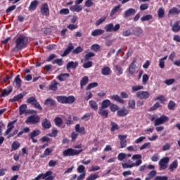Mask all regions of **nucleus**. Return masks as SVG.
I'll return each mask as SVG.
<instances>
[{"instance_id":"nucleus-1","label":"nucleus","mask_w":180,"mask_h":180,"mask_svg":"<svg viewBox=\"0 0 180 180\" xmlns=\"http://www.w3.org/2000/svg\"><path fill=\"white\" fill-rule=\"evenodd\" d=\"M27 43V38L26 37L22 35L18 37L15 40V47L14 50H20L23 49L24 46H26Z\"/></svg>"},{"instance_id":"nucleus-2","label":"nucleus","mask_w":180,"mask_h":180,"mask_svg":"<svg viewBox=\"0 0 180 180\" xmlns=\"http://www.w3.org/2000/svg\"><path fill=\"white\" fill-rule=\"evenodd\" d=\"M82 153V149L77 150L72 148H68L63 150V157H74V155H78Z\"/></svg>"},{"instance_id":"nucleus-3","label":"nucleus","mask_w":180,"mask_h":180,"mask_svg":"<svg viewBox=\"0 0 180 180\" xmlns=\"http://www.w3.org/2000/svg\"><path fill=\"white\" fill-rule=\"evenodd\" d=\"M151 120L155 122V126H160L164 124L165 122H168L169 118L167 116L162 115L160 117H152Z\"/></svg>"},{"instance_id":"nucleus-4","label":"nucleus","mask_w":180,"mask_h":180,"mask_svg":"<svg viewBox=\"0 0 180 180\" xmlns=\"http://www.w3.org/2000/svg\"><path fill=\"white\" fill-rule=\"evenodd\" d=\"M105 32H117L120 29V24H116L115 25L113 23H109L106 25L104 27Z\"/></svg>"},{"instance_id":"nucleus-5","label":"nucleus","mask_w":180,"mask_h":180,"mask_svg":"<svg viewBox=\"0 0 180 180\" xmlns=\"http://www.w3.org/2000/svg\"><path fill=\"white\" fill-rule=\"evenodd\" d=\"M139 165H141V161L140 160L136 162H131V160H129V163H122V167L124 169L133 168V167H139Z\"/></svg>"},{"instance_id":"nucleus-6","label":"nucleus","mask_w":180,"mask_h":180,"mask_svg":"<svg viewBox=\"0 0 180 180\" xmlns=\"http://www.w3.org/2000/svg\"><path fill=\"white\" fill-rule=\"evenodd\" d=\"M168 162H169V158L165 157L159 161V165L161 169H165L168 167Z\"/></svg>"},{"instance_id":"nucleus-7","label":"nucleus","mask_w":180,"mask_h":180,"mask_svg":"<svg viewBox=\"0 0 180 180\" xmlns=\"http://www.w3.org/2000/svg\"><path fill=\"white\" fill-rule=\"evenodd\" d=\"M41 13L44 16H49L50 15V9L49 8V4L44 3L41 6Z\"/></svg>"},{"instance_id":"nucleus-8","label":"nucleus","mask_w":180,"mask_h":180,"mask_svg":"<svg viewBox=\"0 0 180 180\" xmlns=\"http://www.w3.org/2000/svg\"><path fill=\"white\" fill-rule=\"evenodd\" d=\"M40 122V118L37 115H31L27 117V119L25 121V123H32L34 124V123H39Z\"/></svg>"},{"instance_id":"nucleus-9","label":"nucleus","mask_w":180,"mask_h":180,"mask_svg":"<svg viewBox=\"0 0 180 180\" xmlns=\"http://www.w3.org/2000/svg\"><path fill=\"white\" fill-rule=\"evenodd\" d=\"M136 96L140 99H148L150 98V93L148 91H140L136 93Z\"/></svg>"},{"instance_id":"nucleus-10","label":"nucleus","mask_w":180,"mask_h":180,"mask_svg":"<svg viewBox=\"0 0 180 180\" xmlns=\"http://www.w3.org/2000/svg\"><path fill=\"white\" fill-rule=\"evenodd\" d=\"M52 174H53V172H51V170H49L44 174L42 173L39 174L37 177H35L32 180L45 179L46 178H47V176H50V175H52Z\"/></svg>"},{"instance_id":"nucleus-11","label":"nucleus","mask_w":180,"mask_h":180,"mask_svg":"<svg viewBox=\"0 0 180 180\" xmlns=\"http://www.w3.org/2000/svg\"><path fill=\"white\" fill-rule=\"evenodd\" d=\"M75 130L76 132L79 133V134H85L86 131H85V127H81L79 124H77L75 126Z\"/></svg>"},{"instance_id":"nucleus-12","label":"nucleus","mask_w":180,"mask_h":180,"mask_svg":"<svg viewBox=\"0 0 180 180\" xmlns=\"http://www.w3.org/2000/svg\"><path fill=\"white\" fill-rule=\"evenodd\" d=\"M136 60H134L131 64L129 67L128 71L131 75H133V74L136 72Z\"/></svg>"},{"instance_id":"nucleus-13","label":"nucleus","mask_w":180,"mask_h":180,"mask_svg":"<svg viewBox=\"0 0 180 180\" xmlns=\"http://www.w3.org/2000/svg\"><path fill=\"white\" fill-rule=\"evenodd\" d=\"M70 9L71 12L79 13V12H81V11H82V6L79 5V4H75V5L71 6L70 7Z\"/></svg>"},{"instance_id":"nucleus-14","label":"nucleus","mask_w":180,"mask_h":180,"mask_svg":"<svg viewBox=\"0 0 180 180\" xmlns=\"http://www.w3.org/2000/svg\"><path fill=\"white\" fill-rule=\"evenodd\" d=\"M38 6H39V1L34 0L30 3L28 7V9L30 11H36V8H37Z\"/></svg>"},{"instance_id":"nucleus-15","label":"nucleus","mask_w":180,"mask_h":180,"mask_svg":"<svg viewBox=\"0 0 180 180\" xmlns=\"http://www.w3.org/2000/svg\"><path fill=\"white\" fill-rule=\"evenodd\" d=\"M98 113L101 115L104 119H106L109 115V112L108 110L103 108L102 107L100 108L98 110Z\"/></svg>"},{"instance_id":"nucleus-16","label":"nucleus","mask_w":180,"mask_h":180,"mask_svg":"<svg viewBox=\"0 0 180 180\" xmlns=\"http://www.w3.org/2000/svg\"><path fill=\"white\" fill-rule=\"evenodd\" d=\"M117 113V116L123 117L129 115V110H127L126 108H122V109L118 110Z\"/></svg>"},{"instance_id":"nucleus-17","label":"nucleus","mask_w":180,"mask_h":180,"mask_svg":"<svg viewBox=\"0 0 180 180\" xmlns=\"http://www.w3.org/2000/svg\"><path fill=\"white\" fill-rule=\"evenodd\" d=\"M110 72H112V70H110V68L105 66L101 68V74L102 75H110Z\"/></svg>"},{"instance_id":"nucleus-18","label":"nucleus","mask_w":180,"mask_h":180,"mask_svg":"<svg viewBox=\"0 0 180 180\" xmlns=\"http://www.w3.org/2000/svg\"><path fill=\"white\" fill-rule=\"evenodd\" d=\"M15 122H9L8 124V129H6V131L4 133V136H8V134H9V133H11V131H12V129H13V127H15Z\"/></svg>"},{"instance_id":"nucleus-19","label":"nucleus","mask_w":180,"mask_h":180,"mask_svg":"<svg viewBox=\"0 0 180 180\" xmlns=\"http://www.w3.org/2000/svg\"><path fill=\"white\" fill-rule=\"evenodd\" d=\"M105 33V30L102 29H96L92 31L91 36L96 37V36H101V34H103Z\"/></svg>"},{"instance_id":"nucleus-20","label":"nucleus","mask_w":180,"mask_h":180,"mask_svg":"<svg viewBox=\"0 0 180 180\" xmlns=\"http://www.w3.org/2000/svg\"><path fill=\"white\" fill-rule=\"evenodd\" d=\"M11 92H12V88L10 87L8 89H5L4 90H3L2 91L0 92V96L1 98H4L5 96H8V95H9V94H11Z\"/></svg>"},{"instance_id":"nucleus-21","label":"nucleus","mask_w":180,"mask_h":180,"mask_svg":"<svg viewBox=\"0 0 180 180\" xmlns=\"http://www.w3.org/2000/svg\"><path fill=\"white\" fill-rule=\"evenodd\" d=\"M51 153H53V149L51 148H46L44 154L41 155V158H46V157H49Z\"/></svg>"},{"instance_id":"nucleus-22","label":"nucleus","mask_w":180,"mask_h":180,"mask_svg":"<svg viewBox=\"0 0 180 180\" xmlns=\"http://www.w3.org/2000/svg\"><path fill=\"white\" fill-rule=\"evenodd\" d=\"M68 78H70V74L68 73H63L57 77V79L60 82L65 81Z\"/></svg>"},{"instance_id":"nucleus-23","label":"nucleus","mask_w":180,"mask_h":180,"mask_svg":"<svg viewBox=\"0 0 180 180\" xmlns=\"http://www.w3.org/2000/svg\"><path fill=\"white\" fill-rule=\"evenodd\" d=\"M136 14V10L134 8H129L124 13V17L129 18V16H131L132 15Z\"/></svg>"},{"instance_id":"nucleus-24","label":"nucleus","mask_w":180,"mask_h":180,"mask_svg":"<svg viewBox=\"0 0 180 180\" xmlns=\"http://www.w3.org/2000/svg\"><path fill=\"white\" fill-rule=\"evenodd\" d=\"M110 99L119 102V103H124V100L119 96V95H112L110 96Z\"/></svg>"},{"instance_id":"nucleus-25","label":"nucleus","mask_w":180,"mask_h":180,"mask_svg":"<svg viewBox=\"0 0 180 180\" xmlns=\"http://www.w3.org/2000/svg\"><path fill=\"white\" fill-rule=\"evenodd\" d=\"M172 30L175 33L180 30V21H176L173 25H172Z\"/></svg>"},{"instance_id":"nucleus-26","label":"nucleus","mask_w":180,"mask_h":180,"mask_svg":"<svg viewBox=\"0 0 180 180\" xmlns=\"http://www.w3.org/2000/svg\"><path fill=\"white\" fill-rule=\"evenodd\" d=\"M14 84L17 88H20V86H22V79H20L19 75H17L14 79Z\"/></svg>"},{"instance_id":"nucleus-27","label":"nucleus","mask_w":180,"mask_h":180,"mask_svg":"<svg viewBox=\"0 0 180 180\" xmlns=\"http://www.w3.org/2000/svg\"><path fill=\"white\" fill-rule=\"evenodd\" d=\"M75 102V97L74 96H66L65 104L71 105Z\"/></svg>"},{"instance_id":"nucleus-28","label":"nucleus","mask_w":180,"mask_h":180,"mask_svg":"<svg viewBox=\"0 0 180 180\" xmlns=\"http://www.w3.org/2000/svg\"><path fill=\"white\" fill-rule=\"evenodd\" d=\"M42 127L44 129H50L51 127V123H50V121L47 118H45L42 122Z\"/></svg>"},{"instance_id":"nucleus-29","label":"nucleus","mask_w":180,"mask_h":180,"mask_svg":"<svg viewBox=\"0 0 180 180\" xmlns=\"http://www.w3.org/2000/svg\"><path fill=\"white\" fill-rule=\"evenodd\" d=\"M178 168V160H174L170 164L169 167V171H175Z\"/></svg>"},{"instance_id":"nucleus-30","label":"nucleus","mask_w":180,"mask_h":180,"mask_svg":"<svg viewBox=\"0 0 180 180\" xmlns=\"http://www.w3.org/2000/svg\"><path fill=\"white\" fill-rule=\"evenodd\" d=\"M112 105V102H110V100H104L101 103V108L106 109L107 108H109Z\"/></svg>"},{"instance_id":"nucleus-31","label":"nucleus","mask_w":180,"mask_h":180,"mask_svg":"<svg viewBox=\"0 0 180 180\" xmlns=\"http://www.w3.org/2000/svg\"><path fill=\"white\" fill-rule=\"evenodd\" d=\"M67 70H70V68H77L78 67V62L70 61L67 65Z\"/></svg>"},{"instance_id":"nucleus-32","label":"nucleus","mask_w":180,"mask_h":180,"mask_svg":"<svg viewBox=\"0 0 180 180\" xmlns=\"http://www.w3.org/2000/svg\"><path fill=\"white\" fill-rule=\"evenodd\" d=\"M179 13L180 10L176 7H173L169 11V15H179Z\"/></svg>"},{"instance_id":"nucleus-33","label":"nucleus","mask_w":180,"mask_h":180,"mask_svg":"<svg viewBox=\"0 0 180 180\" xmlns=\"http://www.w3.org/2000/svg\"><path fill=\"white\" fill-rule=\"evenodd\" d=\"M58 85V82H57L56 80H53L51 85L49 86V89L51 91H57V86Z\"/></svg>"},{"instance_id":"nucleus-34","label":"nucleus","mask_w":180,"mask_h":180,"mask_svg":"<svg viewBox=\"0 0 180 180\" xmlns=\"http://www.w3.org/2000/svg\"><path fill=\"white\" fill-rule=\"evenodd\" d=\"M88 81H89V79L88 78V77L86 76L84 77L80 82L81 88H84V86H85V85L88 84Z\"/></svg>"},{"instance_id":"nucleus-35","label":"nucleus","mask_w":180,"mask_h":180,"mask_svg":"<svg viewBox=\"0 0 180 180\" xmlns=\"http://www.w3.org/2000/svg\"><path fill=\"white\" fill-rule=\"evenodd\" d=\"M167 58H168V56H166L160 59L159 60L160 68H164V67H165V60H167Z\"/></svg>"},{"instance_id":"nucleus-36","label":"nucleus","mask_w":180,"mask_h":180,"mask_svg":"<svg viewBox=\"0 0 180 180\" xmlns=\"http://www.w3.org/2000/svg\"><path fill=\"white\" fill-rule=\"evenodd\" d=\"M107 17L106 16H103L101 18H99L98 20H97L95 22L96 26H99L101 25H102V23H103V22H105V20H106Z\"/></svg>"},{"instance_id":"nucleus-37","label":"nucleus","mask_w":180,"mask_h":180,"mask_svg":"<svg viewBox=\"0 0 180 180\" xmlns=\"http://www.w3.org/2000/svg\"><path fill=\"white\" fill-rule=\"evenodd\" d=\"M89 106L93 109L94 110H98V104L94 101H89Z\"/></svg>"},{"instance_id":"nucleus-38","label":"nucleus","mask_w":180,"mask_h":180,"mask_svg":"<svg viewBox=\"0 0 180 180\" xmlns=\"http://www.w3.org/2000/svg\"><path fill=\"white\" fill-rule=\"evenodd\" d=\"M27 109V105L26 104H23L20 107V115H25L26 113V110Z\"/></svg>"},{"instance_id":"nucleus-39","label":"nucleus","mask_w":180,"mask_h":180,"mask_svg":"<svg viewBox=\"0 0 180 180\" xmlns=\"http://www.w3.org/2000/svg\"><path fill=\"white\" fill-rule=\"evenodd\" d=\"M131 160L134 161L136 160V162H139V161H141V164H142L143 161L141 160V155L140 154H136L134 155L131 158Z\"/></svg>"},{"instance_id":"nucleus-40","label":"nucleus","mask_w":180,"mask_h":180,"mask_svg":"<svg viewBox=\"0 0 180 180\" xmlns=\"http://www.w3.org/2000/svg\"><path fill=\"white\" fill-rule=\"evenodd\" d=\"M73 46L72 45H69L68 48L64 51L63 54L62 55V57H65L68 54H70V51L72 50Z\"/></svg>"},{"instance_id":"nucleus-41","label":"nucleus","mask_w":180,"mask_h":180,"mask_svg":"<svg viewBox=\"0 0 180 180\" xmlns=\"http://www.w3.org/2000/svg\"><path fill=\"white\" fill-rule=\"evenodd\" d=\"M56 99L59 103H65L66 96H58Z\"/></svg>"},{"instance_id":"nucleus-42","label":"nucleus","mask_w":180,"mask_h":180,"mask_svg":"<svg viewBox=\"0 0 180 180\" xmlns=\"http://www.w3.org/2000/svg\"><path fill=\"white\" fill-rule=\"evenodd\" d=\"M56 101L51 98H48L45 101L44 105H48L49 106H54Z\"/></svg>"},{"instance_id":"nucleus-43","label":"nucleus","mask_w":180,"mask_h":180,"mask_svg":"<svg viewBox=\"0 0 180 180\" xmlns=\"http://www.w3.org/2000/svg\"><path fill=\"white\" fill-rule=\"evenodd\" d=\"M12 150L13 151L18 150V148H19V147H20V143H19V142H18V141H14L13 143H12Z\"/></svg>"},{"instance_id":"nucleus-44","label":"nucleus","mask_w":180,"mask_h":180,"mask_svg":"<svg viewBox=\"0 0 180 180\" xmlns=\"http://www.w3.org/2000/svg\"><path fill=\"white\" fill-rule=\"evenodd\" d=\"M120 8V5H118V6H117L114 7V8L112 9V11H111V12H110V16H111V18H113L115 13H116L117 12V11H119V8Z\"/></svg>"},{"instance_id":"nucleus-45","label":"nucleus","mask_w":180,"mask_h":180,"mask_svg":"<svg viewBox=\"0 0 180 180\" xmlns=\"http://www.w3.org/2000/svg\"><path fill=\"white\" fill-rule=\"evenodd\" d=\"M154 101H160V103H165V97L164 96H158L154 98Z\"/></svg>"},{"instance_id":"nucleus-46","label":"nucleus","mask_w":180,"mask_h":180,"mask_svg":"<svg viewBox=\"0 0 180 180\" xmlns=\"http://www.w3.org/2000/svg\"><path fill=\"white\" fill-rule=\"evenodd\" d=\"M91 50H92V51L98 52L101 50V46L99 44H93L91 46Z\"/></svg>"},{"instance_id":"nucleus-47","label":"nucleus","mask_w":180,"mask_h":180,"mask_svg":"<svg viewBox=\"0 0 180 180\" xmlns=\"http://www.w3.org/2000/svg\"><path fill=\"white\" fill-rule=\"evenodd\" d=\"M116 130H119V125L115 122H111V131H116Z\"/></svg>"},{"instance_id":"nucleus-48","label":"nucleus","mask_w":180,"mask_h":180,"mask_svg":"<svg viewBox=\"0 0 180 180\" xmlns=\"http://www.w3.org/2000/svg\"><path fill=\"white\" fill-rule=\"evenodd\" d=\"M175 102H174L173 101H170L167 106L169 110H174V109H175Z\"/></svg>"},{"instance_id":"nucleus-49","label":"nucleus","mask_w":180,"mask_h":180,"mask_svg":"<svg viewBox=\"0 0 180 180\" xmlns=\"http://www.w3.org/2000/svg\"><path fill=\"white\" fill-rule=\"evenodd\" d=\"M115 70L117 71V75H122V74H123V68L122 66L115 65Z\"/></svg>"},{"instance_id":"nucleus-50","label":"nucleus","mask_w":180,"mask_h":180,"mask_svg":"<svg viewBox=\"0 0 180 180\" xmlns=\"http://www.w3.org/2000/svg\"><path fill=\"white\" fill-rule=\"evenodd\" d=\"M135 36H141L143 34V29L141 27H136L134 31Z\"/></svg>"},{"instance_id":"nucleus-51","label":"nucleus","mask_w":180,"mask_h":180,"mask_svg":"<svg viewBox=\"0 0 180 180\" xmlns=\"http://www.w3.org/2000/svg\"><path fill=\"white\" fill-rule=\"evenodd\" d=\"M151 19H153V15H146L143 16L141 18V20L142 22H146L147 20H151Z\"/></svg>"},{"instance_id":"nucleus-52","label":"nucleus","mask_w":180,"mask_h":180,"mask_svg":"<svg viewBox=\"0 0 180 180\" xmlns=\"http://www.w3.org/2000/svg\"><path fill=\"white\" fill-rule=\"evenodd\" d=\"M77 172H79V174H85V167L82 165H79Z\"/></svg>"},{"instance_id":"nucleus-53","label":"nucleus","mask_w":180,"mask_h":180,"mask_svg":"<svg viewBox=\"0 0 180 180\" xmlns=\"http://www.w3.org/2000/svg\"><path fill=\"white\" fill-rule=\"evenodd\" d=\"M128 106L130 109H134L136 108V101L134 100H129Z\"/></svg>"},{"instance_id":"nucleus-54","label":"nucleus","mask_w":180,"mask_h":180,"mask_svg":"<svg viewBox=\"0 0 180 180\" xmlns=\"http://www.w3.org/2000/svg\"><path fill=\"white\" fill-rule=\"evenodd\" d=\"M39 134H40V131L37 129V130L33 131L30 134V139H33L34 137H37V136H39Z\"/></svg>"},{"instance_id":"nucleus-55","label":"nucleus","mask_w":180,"mask_h":180,"mask_svg":"<svg viewBox=\"0 0 180 180\" xmlns=\"http://www.w3.org/2000/svg\"><path fill=\"white\" fill-rule=\"evenodd\" d=\"M60 15H70V10L68 8H62L59 11Z\"/></svg>"},{"instance_id":"nucleus-56","label":"nucleus","mask_w":180,"mask_h":180,"mask_svg":"<svg viewBox=\"0 0 180 180\" xmlns=\"http://www.w3.org/2000/svg\"><path fill=\"white\" fill-rule=\"evenodd\" d=\"M148 79H150V77L148 76V75L144 74L142 77V82L143 85H146V84H147V81H148Z\"/></svg>"},{"instance_id":"nucleus-57","label":"nucleus","mask_w":180,"mask_h":180,"mask_svg":"<svg viewBox=\"0 0 180 180\" xmlns=\"http://www.w3.org/2000/svg\"><path fill=\"white\" fill-rule=\"evenodd\" d=\"M126 158V153H120L117 155L118 161H123Z\"/></svg>"},{"instance_id":"nucleus-58","label":"nucleus","mask_w":180,"mask_h":180,"mask_svg":"<svg viewBox=\"0 0 180 180\" xmlns=\"http://www.w3.org/2000/svg\"><path fill=\"white\" fill-rule=\"evenodd\" d=\"M96 86H98V82H93V83H90L87 87H86V90H89V89H92V88H96Z\"/></svg>"},{"instance_id":"nucleus-59","label":"nucleus","mask_w":180,"mask_h":180,"mask_svg":"<svg viewBox=\"0 0 180 180\" xmlns=\"http://www.w3.org/2000/svg\"><path fill=\"white\" fill-rule=\"evenodd\" d=\"M55 123L58 126V127H60L61 124H63V120L60 117L55 118Z\"/></svg>"},{"instance_id":"nucleus-60","label":"nucleus","mask_w":180,"mask_h":180,"mask_svg":"<svg viewBox=\"0 0 180 180\" xmlns=\"http://www.w3.org/2000/svg\"><path fill=\"white\" fill-rule=\"evenodd\" d=\"M143 88H144V86H143L141 85L134 86L132 87V92H136V91H140V90L143 89Z\"/></svg>"},{"instance_id":"nucleus-61","label":"nucleus","mask_w":180,"mask_h":180,"mask_svg":"<svg viewBox=\"0 0 180 180\" xmlns=\"http://www.w3.org/2000/svg\"><path fill=\"white\" fill-rule=\"evenodd\" d=\"M165 13V11H164V8H159L158 11V18H163L164 14Z\"/></svg>"},{"instance_id":"nucleus-62","label":"nucleus","mask_w":180,"mask_h":180,"mask_svg":"<svg viewBox=\"0 0 180 180\" xmlns=\"http://www.w3.org/2000/svg\"><path fill=\"white\" fill-rule=\"evenodd\" d=\"M57 164H58V160H51L49 162V167H56L57 165Z\"/></svg>"},{"instance_id":"nucleus-63","label":"nucleus","mask_w":180,"mask_h":180,"mask_svg":"<svg viewBox=\"0 0 180 180\" xmlns=\"http://www.w3.org/2000/svg\"><path fill=\"white\" fill-rule=\"evenodd\" d=\"M98 179V174H91L89 176V177L86 179V180H95Z\"/></svg>"},{"instance_id":"nucleus-64","label":"nucleus","mask_w":180,"mask_h":180,"mask_svg":"<svg viewBox=\"0 0 180 180\" xmlns=\"http://www.w3.org/2000/svg\"><path fill=\"white\" fill-rule=\"evenodd\" d=\"M168 177L167 176H157L155 177L154 180H167Z\"/></svg>"}]
</instances>
